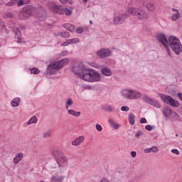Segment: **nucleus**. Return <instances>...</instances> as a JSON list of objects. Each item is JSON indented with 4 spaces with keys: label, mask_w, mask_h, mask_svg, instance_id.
<instances>
[{
    "label": "nucleus",
    "mask_w": 182,
    "mask_h": 182,
    "mask_svg": "<svg viewBox=\"0 0 182 182\" xmlns=\"http://www.w3.org/2000/svg\"><path fill=\"white\" fill-rule=\"evenodd\" d=\"M72 70L75 75L80 77V79H82L85 82L95 83L102 80V76H100V73L95 70H88L85 68V65L82 63H75Z\"/></svg>",
    "instance_id": "1"
},
{
    "label": "nucleus",
    "mask_w": 182,
    "mask_h": 182,
    "mask_svg": "<svg viewBox=\"0 0 182 182\" xmlns=\"http://www.w3.org/2000/svg\"><path fill=\"white\" fill-rule=\"evenodd\" d=\"M32 15H36L37 18L41 21H43L46 19V11L43 7H33L32 5H27L23 8V19L29 18Z\"/></svg>",
    "instance_id": "2"
},
{
    "label": "nucleus",
    "mask_w": 182,
    "mask_h": 182,
    "mask_svg": "<svg viewBox=\"0 0 182 182\" xmlns=\"http://www.w3.org/2000/svg\"><path fill=\"white\" fill-rule=\"evenodd\" d=\"M68 63H69V58H63L60 60L51 63L47 68V73L48 75H56V72L60 70Z\"/></svg>",
    "instance_id": "3"
},
{
    "label": "nucleus",
    "mask_w": 182,
    "mask_h": 182,
    "mask_svg": "<svg viewBox=\"0 0 182 182\" xmlns=\"http://www.w3.org/2000/svg\"><path fill=\"white\" fill-rule=\"evenodd\" d=\"M48 6L53 14H57L58 15H63L65 14L67 16L72 15V11L68 8L63 9L61 5H56L54 1H48Z\"/></svg>",
    "instance_id": "4"
},
{
    "label": "nucleus",
    "mask_w": 182,
    "mask_h": 182,
    "mask_svg": "<svg viewBox=\"0 0 182 182\" xmlns=\"http://www.w3.org/2000/svg\"><path fill=\"white\" fill-rule=\"evenodd\" d=\"M52 154L56 161V163L58 164V167H65V164L68 163V156L63 154L62 151L55 149L52 151Z\"/></svg>",
    "instance_id": "5"
},
{
    "label": "nucleus",
    "mask_w": 182,
    "mask_h": 182,
    "mask_svg": "<svg viewBox=\"0 0 182 182\" xmlns=\"http://www.w3.org/2000/svg\"><path fill=\"white\" fill-rule=\"evenodd\" d=\"M168 46L176 55H180L182 52V44L177 37L172 36L168 38Z\"/></svg>",
    "instance_id": "6"
},
{
    "label": "nucleus",
    "mask_w": 182,
    "mask_h": 182,
    "mask_svg": "<svg viewBox=\"0 0 182 182\" xmlns=\"http://www.w3.org/2000/svg\"><path fill=\"white\" fill-rule=\"evenodd\" d=\"M127 13L129 14V15H132V16H136L137 19H139V21H144V19L149 18L147 12L141 9L131 7L128 9Z\"/></svg>",
    "instance_id": "7"
},
{
    "label": "nucleus",
    "mask_w": 182,
    "mask_h": 182,
    "mask_svg": "<svg viewBox=\"0 0 182 182\" xmlns=\"http://www.w3.org/2000/svg\"><path fill=\"white\" fill-rule=\"evenodd\" d=\"M122 95L125 99H129L130 100H137V99H141L142 96L141 92L133 90H124Z\"/></svg>",
    "instance_id": "8"
},
{
    "label": "nucleus",
    "mask_w": 182,
    "mask_h": 182,
    "mask_svg": "<svg viewBox=\"0 0 182 182\" xmlns=\"http://www.w3.org/2000/svg\"><path fill=\"white\" fill-rule=\"evenodd\" d=\"M156 40L159 43H161L164 48H166V50L168 55V56H171V52L170 51V48H168V41L167 40V37L164 33H159L156 35Z\"/></svg>",
    "instance_id": "9"
},
{
    "label": "nucleus",
    "mask_w": 182,
    "mask_h": 182,
    "mask_svg": "<svg viewBox=\"0 0 182 182\" xmlns=\"http://www.w3.org/2000/svg\"><path fill=\"white\" fill-rule=\"evenodd\" d=\"M112 55V50L109 48H101L96 52V56L100 59L109 58Z\"/></svg>",
    "instance_id": "10"
},
{
    "label": "nucleus",
    "mask_w": 182,
    "mask_h": 182,
    "mask_svg": "<svg viewBox=\"0 0 182 182\" xmlns=\"http://www.w3.org/2000/svg\"><path fill=\"white\" fill-rule=\"evenodd\" d=\"M129 16L130 14L127 13H124L117 16L114 18V25H122V23H123V22H124V21H126V19H127V18H129Z\"/></svg>",
    "instance_id": "11"
},
{
    "label": "nucleus",
    "mask_w": 182,
    "mask_h": 182,
    "mask_svg": "<svg viewBox=\"0 0 182 182\" xmlns=\"http://www.w3.org/2000/svg\"><path fill=\"white\" fill-rule=\"evenodd\" d=\"M12 31L15 35V38L18 41V43H21V42H22V33H21V30H19L17 26H13Z\"/></svg>",
    "instance_id": "12"
},
{
    "label": "nucleus",
    "mask_w": 182,
    "mask_h": 182,
    "mask_svg": "<svg viewBox=\"0 0 182 182\" xmlns=\"http://www.w3.org/2000/svg\"><path fill=\"white\" fill-rule=\"evenodd\" d=\"M162 113L165 116V117H170L171 114H173L175 117L178 116L176 112H173L170 107H165L162 109Z\"/></svg>",
    "instance_id": "13"
},
{
    "label": "nucleus",
    "mask_w": 182,
    "mask_h": 182,
    "mask_svg": "<svg viewBox=\"0 0 182 182\" xmlns=\"http://www.w3.org/2000/svg\"><path fill=\"white\" fill-rule=\"evenodd\" d=\"M159 96L161 100H162L164 103H166V105H169L170 102L171 101V99L173 98L170 95H166L165 94H161V93H159Z\"/></svg>",
    "instance_id": "14"
},
{
    "label": "nucleus",
    "mask_w": 182,
    "mask_h": 182,
    "mask_svg": "<svg viewBox=\"0 0 182 182\" xmlns=\"http://www.w3.org/2000/svg\"><path fill=\"white\" fill-rule=\"evenodd\" d=\"M100 72L102 75L107 76V77L112 76V70L107 67H103L101 68Z\"/></svg>",
    "instance_id": "15"
},
{
    "label": "nucleus",
    "mask_w": 182,
    "mask_h": 182,
    "mask_svg": "<svg viewBox=\"0 0 182 182\" xmlns=\"http://www.w3.org/2000/svg\"><path fill=\"white\" fill-rule=\"evenodd\" d=\"M73 43H79V38H74L66 40L64 43H63V46H69V45H72Z\"/></svg>",
    "instance_id": "16"
},
{
    "label": "nucleus",
    "mask_w": 182,
    "mask_h": 182,
    "mask_svg": "<svg viewBox=\"0 0 182 182\" xmlns=\"http://www.w3.org/2000/svg\"><path fill=\"white\" fill-rule=\"evenodd\" d=\"M85 141V136H80L77 137L74 141H72L73 146H80V144H82Z\"/></svg>",
    "instance_id": "17"
},
{
    "label": "nucleus",
    "mask_w": 182,
    "mask_h": 182,
    "mask_svg": "<svg viewBox=\"0 0 182 182\" xmlns=\"http://www.w3.org/2000/svg\"><path fill=\"white\" fill-rule=\"evenodd\" d=\"M63 26L70 32H75V30L76 29V27L70 23H64Z\"/></svg>",
    "instance_id": "18"
},
{
    "label": "nucleus",
    "mask_w": 182,
    "mask_h": 182,
    "mask_svg": "<svg viewBox=\"0 0 182 182\" xmlns=\"http://www.w3.org/2000/svg\"><path fill=\"white\" fill-rule=\"evenodd\" d=\"M23 159V153H18L16 155V156L14 159V164H18L21 160Z\"/></svg>",
    "instance_id": "19"
},
{
    "label": "nucleus",
    "mask_w": 182,
    "mask_h": 182,
    "mask_svg": "<svg viewBox=\"0 0 182 182\" xmlns=\"http://www.w3.org/2000/svg\"><path fill=\"white\" fill-rule=\"evenodd\" d=\"M19 103H21V97H16L11 102L12 107H18V106H19Z\"/></svg>",
    "instance_id": "20"
},
{
    "label": "nucleus",
    "mask_w": 182,
    "mask_h": 182,
    "mask_svg": "<svg viewBox=\"0 0 182 182\" xmlns=\"http://www.w3.org/2000/svg\"><path fill=\"white\" fill-rule=\"evenodd\" d=\"M63 178H65L63 176H58V175H55L51 177L50 180L53 182H62L63 181Z\"/></svg>",
    "instance_id": "21"
},
{
    "label": "nucleus",
    "mask_w": 182,
    "mask_h": 182,
    "mask_svg": "<svg viewBox=\"0 0 182 182\" xmlns=\"http://www.w3.org/2000/svg\"><path fill=\"white\" fill-rule=\"evenodd\" d=\"M149 105L157 109H161V105H160L157 100L152 99Z\"/></svg>",
    "instance_id": "22"
},
{
    "label": "nucleus",
    "mask_w": 182,
    "mask_h": 182,
    "mask_svg": "<svg viewBox=\"0 0 182 182\" xmlns=\"http://www.w3.org/2000/svg\"><path fill=\"white\" fill-rule=\"evenodd\" d=\"M159 151V148L157 146H152L151 148H146L144 149V153H157Z\"/></svg>",
    "instance_id": "23"
},
{
    "label": "nucleus",
    "mask_w": 182,
    "mask_h": 182,
    "mask_svg": "<svg viewBox=\"0 0 182 182\" xmlns=\"http://www.w3.org/2000/svg\"><path fill=\"white\" fill-rule=\"evenodd\" d=\"M168 105H170V106H172V107H178V106H180V103L178 102V101L173 98H171Z\"/></svg>",
    "instance_id": "24"
},
{
    "label": "nucleus",
    "mask_w": 182,
    "mask_h": 182,
    "mask_svg": "<svg viewBox=\"0 0 182 182\" xmlns=\"http://www.w3.org/2000/svg\"><path fill=\"white\" fill-rule=\"evenodd\" d=\"M135 119H136V117L134 116V114H129L128 119L129 122V124H131V126H134Z\"/></svg>",
    "instance_id": "25"
},
{
    "label": "nucleus",
    "mask_w": 182,
    "mask_h": 182,
    "mask_svg": "<svg viewBox=\"0 0 182 182\" xmlns=\"http://www.w3.org/2000/svg\"><path fill=\"white\" fill-rule=\"evenodd\" d=\"M68 114H71V116H75V117H79V116H80V112H76L73 109H69Z\"/></svg>",
    "instance_id": "26"
},
{
    "label": "nucleus",
    "mask_w": 182,
    "mask_h": 182,
    "mask_svg": "<svg viewBox=\"0 0 182 182\" xmlns=\"http://www.w3.org/2000/svg\"><path fill=\"white\" fill-rule=\"evenodd\" d=\"M108 122L109 123V124L112 126V127H113L114 129H115V130H117V129H119V125L117 123L114 122V121H113V119H108Z\"/></svg>",
    "instance_id": "27"
},
{
    "label": "nucleus",
    "mask_w": 182,
    "mask_h": 182,
    "mask_svg": "<svg viewBox=\"0 0 182 182\" xmlns=\"http://www.w3.org/2000/svg\"><path fill=\"white\" fill-rule=\"evenodd\" d=\"M36 124L38 123V119L36 118V117H32L29 120L28 122H26V124L28 126H29V124Z\"/></svg>",
    "instance_id": "28"
},
{
    "label": "nucleus",
    "mask_w": 182,
    "mask_h": 182,
    "mask_svg": "<svg viewBox=\"0 0 182 182\" xmlns=\"http://www.w3.org/2000/svg\"><path fill=\"white\" fill-rule=\"evenodd\" d=\"M180 18H181L180 13H176L171 16V19L173 21V22H176V21H178V19H180Z\"/></svg>",
    "instance_id": "29"
},
{
    "label": "nucleus",
    "mask_w": 182,
    "mask_h": 182,
    "mask_svg": "<svg viewBox=\"0 0 182 182\" xmlns=\"http://www.w3.org/2000/svg\"><path fill=\"white\" fill-rule=\"evenodd\" d=\"M146 8L148 11H150L151 12H153V11L156 9V6H154V4H153V3H149L148 4H146Z\"/></svg>",
    "instance_id": "30"
},
{
    "label": "nucleus",
    "mask_w": 182,
    "mask_h": 182,
    "mask_svg": "<svg viewBox=\"0 0 182 182\" xmlns=\"http://www.w3.org/2000/svg\"><path fill=\"white\" fill-rule=\"evenodd\" d=\"M153 100V98H150V97L145 95L143 98L142 100H144V102H145V103H147L148 105H150V103L151 102V100Z\"/></svg>",
    "instance_id": "31"
},
{
    "label": "nucleus",
    "mask_w": 182,
    "mask_h": 182,
    "mask_svg": "<svg viewBox=\"0 0 182 182\" xmlns=\"http://www.w3.org/2000/svg\"><path fill=\"white\" fill-rule=\"evenodd\" d=\"M30 72L33 75H39V73H41V70H39V69L38 68H31L30 69Z\"/></svg>",
    "instance_id": "32"
},
{
    "label": "nucleus",
    "mask_w": 182,
    "mask_h": 182,
    "mask_svg": "<svg viewBox=\"0 0 182 182\" xmlns=\"http://www.w3.org/2000/svg\"><path fill=\"white\" fill-rule=\"evenodd\" d=\"M60 36L63 38H70V33L68 31H63L60 33Z\"/></svg>",
    "instance_id": "33"
},
{
    "label": "nucleus",
    "mask_w": 182,
    "mask_h": 182,
    "mask_svg": "<svg viewBox=\"0 0 182 182\" xmlns=\"http://www.w3.org/2000/svg\"><path fill=\"white\" fill-rule=\"evenodd\" d=\"M104 109L105 112H113V107H112L110 105H105L104 107Z\"/></svg>",
    "instance_id": "34"
},
{
    "label": "nucleus",
    "mask_w": 182,
    "mask_h": 182,
    "mask_svg": "<svg viewBox=\"0 0 182 182\" xmlns=\"http://www.w3.org/2000/svg\"><path fill=\"white\" fill-rule=\"evenodd\" d=\"M95 129L97 130V132H102L103 130V127H102V125L97 124L95 125Z\"/></svg>",
    "instance_id": "35"
},
{
    "label": "nucleus",
    "mask_w": 182,
    "mask_h": 182,
    "mask_svg": "<svg viewBox=\"0 0 182 182\" xmlns=\"http://www.w3.org/2000/svg\"><path fill=\"white\" fill-rule=\"evenodd\" d=\"M16 3H14L13 0H10V1H9L8 3H6L4 5H6V6H14V5Z\"/></svg>",
    "instance_id": "36"
},
{
    "label": "nucleus",
    "mask_w": 182,
    "mask_h": 182,
    "mask_svg": "<svg viewBox=\"0 0 182 182\" xmlns=\"http://www.w3.org/2000/svg\"><path fill=\"white\" fill-rule=\"evenodd\" d=\"M65 103L67 106H72L73 105V101H72V99L69 98Z\"/></svg>",
    "instance_id": "37"
},
{
    "label": "nucleus",
    "mask_w": 182,
    "mask_h": 182,
    "mask_svg": "<svg viewBox=\"0 0 182 182\" xmlns=\"http://www.w3.org/2000/svg\"><path fill=\"white\" fill-rule=\"evenodd\" d=\"M121 110H122V112H129V108L128 106H122L121 107Z\"/></svg>",
    "instance_id": "38"
},
{
    "label": "nucleus",
    "mask_w": 182,
    "mask_h": 182,
    "mask_svg": "<svg viewBox=\"0 0 182 182\" xmlns=\"http://www.w3.org/2000/svg\"><path fill=\"white\" fill-rule=\"evenodd\" d=\"M23 5H25V1H23V0H19L17 2V6H23Z\"/></svg>",
    "instance_id": "39"
},
{
    "label": "nucleus",
    "mask_w": 182,
    "mask_h": 182,
    "mask_svg": "<svg viewBox=\"0 0 182 182\" xmlns=\"http://www.w3.org/2000/svg\"><path fill=\"white\" fill-rule=\"evenodd\" d=\"M43 137L44 139H46V137H50V132H46L43 133Z\"/></svg>",
    "instance_id": "40"
},
{
    "label": "nucleus",
    "mask_w": 182,
    "mask_h": 182,
    "mask_svg": "<svg viewBox=\"0 0 182 182\" xmlns=\"http://www.w3.org/2000/svg\"><path fill=\"white\" fill-rule=\"evenodd\" d=\"M76 33L80 35V33H83V28H77L76 29Z\"/></svg>",
    "instance_id": "41"
},
{
    "label": "nucleus",
    "mask_w": 182,
    "mask_h": 182,
    "mask_svg": "<svg viewBox=\"0 0 182 182\" xmlns=\"http://www.w3.org/2000/svg\"><path fill=\"white\" fill-rule=\"evenodd\" d=\"M145 129L146 130H148V132H151V130H153V127H151V125H146Z\"/></svg>",
    "instance_id": "42"
},
{
    "label": "nucleus",
    "mask_w": 182,
    "mask_h": 182,
    "mask_svg": "<svg viewBox=\"0 0 182 182\" xmlns=\"http://www.w3.org/2000/svg\"><path fill=\"white\" fill-rule=\"evenodd\" d=\"M140 136H143V132L138 131L136 132V134H135V137H137L139 139V137H140Z\"/></svg>",
    "instance_id": "43"
},
{
    "label": "nucleus",
    "mask_w": 182,
    "mask_h": 182,
    "mask_svg": "<svg viewBox=\"0 0 182 182\" xmlns=\"http://www.w3.org/2000/svg\"><path fill=\"white\" fill-rule=\"evenodd\" d=\"M171 153H173V154H176V156H178V154H180V151H178V150L176 149H172Z\"/></svg>",
    "instance_id": "44"
},
{
    "label": "nucleus",
    "mask_w": 182,
    "mask_h": 182,
    "mask_svg": "<svg viewBox=\"0 0 182 182\" xmlns=\"http://www.w3.org/2000/svg\"><path fill=\"white\" fill-rule=\"evenodd\" d=\"M140 123H141L142 124H144V123H147V119H146V118L142 117L140 119Z\"/></svg>",
    "instance_id": "45"
},
{
    "label": "nucleus",
    "mask_w": 182,
    "mask_h": 182,
    "mask_svg": "<svg viewBox=\"0 0 182 182\" xmlns=\"http://www.w3.org/2000/svg\"><path fill=\"white\" fill-rule=\"evenodd\" d=\"M99 182H109V179L102 178V180L99 181Z\"/></svg>",
    "instance_id": "46"
},
{
    "label": "nucleus",
    "mask_w": 182,
    "mask_h": 182,
    "mask_svg": "<svg viewBox=\"0 0 182 182\" xmlns=\"http://www.w3.org/2000/svg\"><path fill=\"white\" fill-rule=\"evenodd\" d=\"M136 154H137V153H136V151H132L131 152L132 157H136Z\"/></svg>",
    "instance_id": "47"
},
{
    "label": "nucleus",
    "mask_w": 182,
    "mask_h": 182,
    "mask_svg": "<svg viewBox=\"0 0 182 182\" xmlns=\"http://www.w3.org/2000/svg\"><path fill=\"white\" fill-rule=\"evenodd\" d=\"M60 4H68L69 0H59Z\"/></svg>",
    "instance_id": "48"
},
{
    "label": "nucleus",
    "mask_w": 182,
    "mask_h": 182,
    "mask_svg": "<svg viewBox=\"0 0 182 182\" xmlns=\"http://www.w3.org/2000/svg\"><path fill=\"white\" fill-rule=\"evenodd\" d=\"M178 97L180 99V100H181L182 102V93L181 92H178Z\"/></svg>",
    "instance_id": "49"
},
{
    "label": "nucleus",
    "mask_w": 182,
    "mask_h": 182,
    "mask_svg": "<svg viewBox=\"0 0 182 182\" xmlns=\"http://www.w3.org/2000/svg\"><path fill=\"white\" fill-rule=\"evenodd\" d=\"M172 11L173 12H176V14L180 13V11H178V10L177 9H172Z\"/></svg>",
    "instance_id": "50"
},
{
    "label": "nucleus",
    "mask_w": 182,
    "mask_h": 182,
    "mask_svg": "<svg viewBox=\"0 0 182 182\" xmlns=\"http://www.w3.org/2000/svg\"><path fill=\"white\" fill-rule=\"evenodd\" d=\"M68 4H69L70 5H73V1L69 0V1H68Z\"/></svg>",
    "instance_id": "51"
},
{
    "label": "nucleus",
    "mask_w": 182,
    "mask_h": 182,
    "mask_svg": "<svg viewBox=\"0 0 182 182\" xmlns=\"http://www.w3.org/2000/svg\"><path fill=\"white\" fill-rule=\"evenodd\" d=\"M0 5H5V3H4V0H0Z\"/></svg>",
    "instance_id": "52"
},
{
    "label": "nucleus",
    "mask_w": 182,
    "mask_h": 182,
    "mask_svg": "<svg viewBox=\"0 0 182 182\" xmlns=\"http://www.w3.org/2000/svg\"><path fill=\"white\" fill-rule=\"evenodd\" d=\"M90 25H93V21H90Z\"/></svg>",
    "instance_id": "53"
},
{
    "label": "nucleus",
    "mask_w": 182,
    "mask_h": 182,
    "mask_svg": "<svg viewBox=\"0 0 182 182\" xmlns=\"http://www.w3.org/2000/svg\"><path fill=\"white\" fill-rule=\"evenodd\" d=\"M17 1H18V0H13V1H14V4H16Z\"/></svg>",
    "instance_id": "54"
},
{
    "label": "nucleus",
    "mask_w": 182,
    "mask_h": 182,
    "mask_svg": "<svg viewBox=\"0 0 182 182\" xmlns=\"http://www.w3.org/2000/svg\"><path fill=\"white\" fill-rule=\"evenodd\" d=\"M65 109H66L67 110H68L69 107L66 106V107H65Z\"/></svg>",
    "instance_id": "55"
},
{
    "label": "nucleus",
    "mask_w": 182,
    "mask_h": 182,
    "mask_svg": "<svg viewBox=\"0 0 182 182\" xmlns=\"http://www.w3.org/2000/svg\"><path fill=\"white\" fill-rule=\"evenodd\" d=\"M29 2H31V1H30V0H28V1H27V4H29Z\"/></svg>",
    "instance_id": "56"
},
{
    "label": "nucleus",
    "mask_w": 182,
    "mask_h": 182,
    "mask_svg": "<svg viewBox=\"0 0 182 182\" xmlns=\"http://www.w3.org/2000/svg\"><path fill=\"white\" fill-rule=\"evenodd\" d=\"M84 1V2H87V0H83Z\"/></svg>",
    "instance_id": "57"
}]
</instances>
